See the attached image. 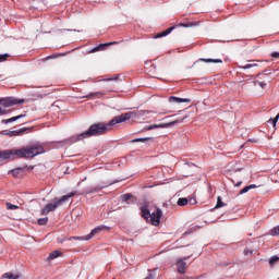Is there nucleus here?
Here are the masks:
<instances>
[{"instance_id":"1","label":"nucleus","mask_w":279,"mask_h":279,"mask_svg":"<svg viewBox=\"0 0 279 279\" xmlns=\"http://www.w3.org/2000/svg\"><path fill=\"white\" fill-rule=\"evenodd\" d=\"M147 113H149V111L145 110H141L137 113L136 111L122 113L111 119L108 123L98 122L92 124L87 131L59 143L60 145H68V143H77V141H84V138H93V136H104V134H108V132L112 131V126L119 123H125V121H130L132 117H143Z\"/></svg>"},{"instance_id":"2","label":"nucleus","mask_w":279,"mask_h":279,"mask_svg":"<svg viewBox=\"0 0 279 279\" xmlns=\"http://www.w3.org/2000/svg\"><path fill=\"white\" fill-rule=\"evenodd\" d=\"M45 154V147L39 144L22 147L20 149H9L0 151V160H16V158H25L29 160Z\"/></svg>"},{"instance_id":"3","label":"nucleus","mask_w":279,"mask_h":279,"mask_svg":"<svg viewBox=\"0 0 279 279\" xmlns=\"http://www.w3.org/2000/svg\"><path fill=\"white\" fill-rule=\"evenodd\" d=\"M75 195H76L75 192H71L70 194L63 195L61 198L57 199L54 203L47 204L43 208L41 215L47 216L49 213L56 211V208L62 206V204H64V202H66L68 199H71V197H75Z\"/></svg>"},{"instance_id":"4","label":"nucleus","mask_w":279,"mask_h":279,"mask_svg":"<svg viewBox=\"0 0 279 279\" xmlns=\"http://www.w3.org/2000/svg\"><path fill=\"white\" fill-rule=\"evenodd\" d=\"M25 104V99L14 98V97H5L0 99V106L3 108H12V106H23Z\"/></svg>"},{"instance_id":"5","label":"nucleus","mask_w":279,"mask_h":279,"mask_svg":"<svg viewBox=\"0 0 279 279\" xmlns=\"http://www.w3.org/2000/svg\"><path fill=\"white\" fill-rule=\"evenodd\" d=\"M191 256H193V253H191L190 255H187L185 257L177 258V263H175L177 271L181 276H184V274H186V260H189V258H191Z\"/></svg>"},{"instance_id":"6","label":"nucleus","mask_w":279,"mask_h":279,"mask_svg":"<svg viewBox=\"0 0 279 279\" xmlns=\"http://www.w3.org/2000/svg\"><path fill=\"white\" fill-rule=\"evenodd\" d=\"M160 219H162V209L156 207L155 211L150 214L148 221H150L151 226H160Z\"/></svg>"},{"instance_id":"7","label":"nucleus","mask_w":279,"mask_h":279,"mask_svg":"<svg viewBox=\"0 0 279 279\" xmlns=\"http://www.w3.org/2000/svg\"><path fill=\"white\" fill-rule=\"evenodd\" d=\"M182 121H184V118H181L179 120L168 122V123L153 124V125L147 126L146 130L150 131V130H158V128H160V129L172 128V125H178V123H182Z\"/></svg>"},{"instance_id":"8","label":"nucleus","mask_w":279,"mask_h":279,"mask_svg":"<svg viewBox=\"0 0 279 279\" xmlns=\"http://www.w3.org/2000/svg\"><path fill=\"white\" fill-rule=\"evenodd\" d=\"M108 186H112V183H108L105 185H96V186H89L84 190L83 193L80 195H90V193H99V191H102V189H108Z\"/></svg>"},{"instance_id":"9","label":"nucleus","mask_w":279,"mask_h":279,"mask_svg":"<svg viewBox=\"0 0 279 279\" xmlns=\"http://www.w3.org/2000/svg\"><path fill=\"white\" fill-rule=\"evenodd\" d=\"M27 132V128L20 129L16 131L4 130L1 132L2 136H23Z\"/></svg>"},{"instance_id":"10","label":"nucleus","mask_w":279,"mask_h":279,"mask_svg":"<svg viewBox=\"0 0 279 279\" xmlns=\"http://www.w3.org/2000/svg\"><path fill=\"white\" fill-rule=\"evenodd\" d=\"M141 217L146 221H149V218L151 217V211L149 210L147 203H143L141 206Z\"/></svg>"},{"instance_id":"11","label":"nucleus","mask_w":279,"mask_h":279,"mask_svg":"<svg viewBox=\"0 0 279 279\" xmlns=\"http://www.w3.org/2000/svg\"><path fill=\"white\" fill-rule=\"evenodd\" d=\"M104 228H106V227H96L95 229H93L92 231H90V233H88L84 239L83 238H74V239H78V240H85V241H90V239L93 238V236H95L96 234H97V232H101V230H104Z\"/></svg>"},{"instance_id":"12","label":"nucleus","mask_w":279,"mask_h":279,"mask_svg":"<svg viewBox=\"0 0 279 279\" xmlns=\"http://www.w3.org/2000/svg\"><path fill=\"white\" fill-rule=\"evenodd\" d=\"M169 102L170 104H191V99L171 96L169 97Z\"/></svg>"},{"instance_id":"13","label":"nucleus","mask_w":279,"mask_h":279,"mask_svg":"<svg viewBox=\"0 0 279 279\" xmlns=\"http://www.w3.org/2000/svg\"><path fill=\"white\" fill-rule=\"evenodd\" d=\"M173 29H175V26H171L168 29L158 33L157 35H155V38H165V36H169V34H171V32H173Z\"/></svg>"},{"instance_id":"14","label":"nucleus","mask_w":279,"mask_h":279,"mask_svg":"<svg viewBox=\"0 0 279 279\" xmlns=\"http://www.w3.org/2000/svg\"><path fill=\"white\" fill-rule=\"evenodd\" d=\"M108 47V44H100L88 51V53H97V51H104Z\"/></svg>"},{"instance_id":"15","label":"nucleus","mask_w":279,"mask_h":279,"mask_svg":"<svg viewBox=\"0 0 279 279\" xmlns=\"http://www.w3.org/2000/svg\"><path fill=\"white\" fill-rule=\"evenodd\" d=\"M25 114H20V116H16V117H12L10 119H4L2 120V123L4 125H8V123H14V121H19V119H24Z\"/></svg>"},{"instance_id":"16","label":"nucleus","mask_w":279,"mask_h":279,"mask_svg":"<svg viewBox=\"0 0 279 279\" xmlns=\"http://www.w3.org/2000/svg\"><path fill=\"white\" fill-rule=\"evenodd\" d=\"M104 95H106V93H104V92H95V93H90V94H88L87 96H84V97L86 99H93L95 97L101 98V97H104Z\"/></svg>"},{"instance_id":"17","label":"nucleus","mask_w":279,"mask_h":279,"mask_svg":"<svg viewBox=\"0 0 279 279\" xmlns=\"http://www.w3.org/2000/svg\"><path fill=\"white\" fill-rule=\"evenodd\" d=\"M21 275H14L12 272H5L2 275L1 279H19Z\"/></svg>"},{"instance_id":"18","label":"nucleus","mask_w":279,"mask_h":279,"mask_svg":"<svg viewBox=\"0 0 279 279\" xmlns=\"http://www.w3.org/2000/svg\"><path fill=\"white\" fill-rule=\"evenodd\" d=\"M25 172V168H15L13 170H11V173L14 178H19V175H21V173Z\"/></svg>"},{"instance_id":"19","label":"nucleus","mask_w":279,"mask_h":279,"mask_svg":"<svg viewBox=\"0 0 279 279\" xmlns=\"http://www.w3.org/2000/svg\"><path fill=\"white\" fill-rule=\"evenodd\" d=\"M201 62H207V63H214V64H221V62H223L221 59H199Z\"/></svg>"},{"instance_id":"20","label":"nucleus","mask_w":279,"mask_h":279,"mask_svg":"<svg viewBox=\"0 0 279 279\" xmlns=\"http://www.w3.org/2000/svg\"><path fill=\"white\" fill-rule=\"evenodd\" d=\"M58 256H61L60 251H53L48 255L47 260H54Z\"/></svg>"},{"instance_id":"21","label":"nucleus","mask_w":279,"mask_h":279,"mask_svg":"<svg viewBox=\"0 0 279 279\" xmlns=\"http://www.w3.org/2000/svg\"><path fill=\"white\" fill-rule=\"evenodd\" d=\"M151 137H141V138H135L131 140L130 143H147V141H150Z\"/></svg>"},{"instance_id":"22","label":"nucleus","mask_w":279,"mask_h":279,"mask_svg":"<svg viewBox=\"0 0 279 279\" xmlns=\"http://www.w3.org/2000/svg\"><path fill=\"white\" fill-rule=\"evenodd\" d=\"M254 66H258V63H247L245 65H239V69L247 70V69H254Z\"/></svg>"},{"instance_id":"23","label":"nucleus","mask_w":279,"mask_h":279,"mask_svg":"<svg viewBox=\"0 0 279 279\" xmlns=\"http://www.w3.org/2000/svg\"><path fill=\"white\" fill-rule=\"evenodd\" d=\"M197 23L189 22V23H180L179 27H196Z\"/></svg>"},{"instance_id":"24","label":"nucleus","mask_w":279,"mask_h":279,"mask_svg":"<svg viewBox=\"0 0 279 279\" xmlns=\"http://www.w3.org/2000/svg\"><path fill=\"white\" fill-rule=\"evenodd\" d=\"M177 204L178 206H186V204H189V198L181 197L178 199Z\"/></svg>"},{"instance_id":"25","label":"nucleus","mask_w":279,"mask_h":279,"mask_svg":"<svg viewBox=\"0 0 279 279\" xmlns=\"http://www.w3.org/2000/svg\"><path fill=\"white\" fill-rule=\"evenodd\" d=\"M223 206H227L226 203H223L221 196H218L217 197L216 208H223Z\"/></svg>"},{"instance_id":"26","label":"nucleus","mask_w":279,"mask_h":279,"mask_svg":"<svg viewBox=\"0 0 279 279\" xmlns=\"http://www.w3.org/2000/svg\"><path fill=\"white\" fill-rule=\"evenodd\" d=\"M243 254H244V256H252V254H254V248H252V247H245V248L243 250Z\"/></svg>"},{"instance_id":"27","label":"nucleus","mask_w":279,"mask_h":279,"mask_svg":"<svg viewBox=\"0 0 279 279\" xmlns=\"http://www.w3.org/2000/svg\"><path fill=\"white\" fill-rule=\"evenodd\" d=\"M8 210H19V206L12 203H7Z\"/></svg>"},{"instance_id":"28","label":"nucleus","mask_w":279,"mask_h":279,"mask_svg":"<svg viewBox=\"0 0 279 279\" xmlns=\"http://www.w3.org/2000/svg\"><path fill=\"white\" fill-rule=\"evenodd\" d=\"M48 221H49V218H48V217H46V218H39V219H38V225H39V226H47Z\"/></svg>"},{"instance_id":"29","label":"nucleus","mask_w":279,"mask_h":279,"mask_svg":"<svg viewBox=\"0 0 279 279\" xmlns=\"http://www.w3.org/2000/svg\"><path fill=\"white\" fill-rule=\"evenodd\" d=\"M132 194L131 193H128V194H124L122 195V202H130V199H132Z\"/></svg>"},{"instance_id":"30","label":"nucleus","mask_w":279,"mask_h":279,"mask_svg":"<svg viewBox=\"0 0 279 279\" xmlns=\"http://www.w3.org/2000/svg\"><path fill=\"white\" fill-rule=\"evenodd\" d=\"M271 236H279V226L275 227L271 231H270Z\"/></svg>"},{"instance_id":"31","label":"nucleus","mask_w":279,"mask_h":279,"mask_svg":"<svg viewBox=\"0 0 279 279\" xmlns=\"http://www.w3.org/2000/svg\"><path fill=\"white\" fill-rule=\"evenodd\" d=\"M189 204H191V206H195V204H197V199L195 198V196H191L190 198H187Z\"/></svg>"},{"instance_id":"32","label":"nucleus","mask_w":279,"mask_h":279,"mask_svg":"<svg viewBox=\"0 0 279 279\" xmlns=\"http://www.w3.org/2000/svg\"><path fill=\"white\" fill-rule=\"evenodd\" d=\"M250 191H252V189L250 187V185H246L245 187H243L241 191H240V195H243L245 193H248Z\"/></svg>"},{"instance_id":"33","label":"nucleus","mask_w":279,"mask_h":279,"mask_svg":"<svg viewBox=\"0 0 279 279\" xmlns=\"http://www.w3.org/2000/svg\"><path fill=\"white\" fill-rule=\"evenodd\" d=\"M278 260H279V257H278V256H272V257H270V259H269V265H270V266H274V264H275V263H278Z\"/></svg>"},{"instance_id":"34","label":"nucleus","mask_w":279,"mask_h":279,"mask_svg":"<svg viewBox=\"0 0 279 279\" xmlns=\"http://www.w3.org/2000/svg\"><path fill=\"white\" fill-rule=\"evenodd\" d=\"M8 58H10L9 53L0 54V62H5V60H8Z\"/></svg>"},{"instance_id":"35","label":"nucleus","mask_w":279,"mask_h":279,"mask_svg":"<svg viewBox=\"0 0 279 279\" xmlns=\"http://www.w3.org/2000/svg\"><path fill=\"white\" fill-rule=\"evenodd\" d=\"M257 84H258V86H260V88H265V86H267V83H265V82L254 81V86H256Z\"/></svg>"},{"instance_id":"36","label":"nucleus","mask_w":279,"mask_h":279,"mask_svg":"<svg viewBox=\"0 0 279 279\" xmlns=\"http://www.w3.org/2000/svg\"><path fill=\"white\" fill-rule=\"evenodd\" d=\"M119 80V76H114V77H109V78H104L102 82H114Z\"/></svg>"},{"instance_id":"37","label":"nucleus","mask_w":279,"mask_h":279,"mask_svg":"<svg viewBox=\"0 0 279 279\" xmlns=\"http://www.w3.org/2000/svg\"><path fill=\"white\" fill-rule=\"evenodd\" d=\"M270 56L271 58H275V60H279V52H272Z\"/></svg>"},{"instance_id":"38","label":"nucleus","mask_w":279,"mask_h":279,"mask_svg":"<svg viewBox=\"0 0 279 279\" xmlns=\"http://www.w3.org/2000/svg\"><path fill=\"white\" fill-rule=\"evenodd\" d=\"M3 114H8V110L0 107V117Z\"/></svg>"},{"instance_id":"39","label":"nucleus","mask_w":279,"mask_h":279,"mask_svg":"<svg viewBox=\"0 0 279 279\" xmlns=\"http://www.w3.org/2000/svg\"><path fill=\"white\" fill-rule=\"evenodd\" d=\"M112 45H119V41H110V43H107V47H110Z\"/></svg>"},{"instance_id":"40","label":"nucleus","mask_w":279,"mask_h":279,"mask_svg":"<svg viewBox=\"0 0 279 279\" xmlns=\"http://www.w3.org/2000/svg\"><path fill=\"white\" fill-rule=\"evenodd\" d=\"M25 169H27L28 171L34 170V166H25Z\"/></svg>"},{"instance_id":"41","label":"nucleus","mask_w":279,"mask_h":279,"mask_svg":"<svg viewBox=\"0 0 279 279\" xmlns=\"http://www.w3.org/2000/svg\"><path fill=\"white\" fill-rule=\"evenodd\" d=\"M250 189H256V184L248 185Z\"/></svg>"},{"instance_id":"42","label":"nucleus","mask_w":279,"mask_h":279,"mask_svg":"<svg viewBox=\"0 0 279 279\" xmlns=\"http://www.w3.org/2000/svg\"><path fill=\"white\" fill-rule=\"evenodd\" d=\"M241 184H243V182L240 181L235 184V186H240Z\"/></svg>"},{"instance_id":"43","label":"nucleus","mask_w":279,"mask_h":279,"mask_svg":"<svg viewBox=\"0 0 279 279\" xmlns=\"http://www.w3.org/2000/svg\"><path fill=\"white\" fill-rule=\"evenodd\" d=\"M248 141H251V143H256V140H248Z\"/></svg>"},{"instance_id":"44","label":"nucleus","mask_w":279,"mask_h":279,"mask_svg":"<svg viewBox=\"0 0 279 279\" xmlns=\"http://www.w3.org/2000/svg\"><path fill=\"white\" fill-rule=\"evenodd\" d=\"M263 73H267V70H265Z\"/></svg>"},{"instance_id":"45","label":"nucleus","mask_w":279,"mask_h":279,"mask_svg":"<svg viewBox=\"0 0 279 279\" xmlns=\"http://www.w3.org/2000/svg\"><path fill=\"white\" fill-rule=\"evenodd\" d=\"M250 62H255L254 60H251Z\"/></svg>"}]
</instances>
